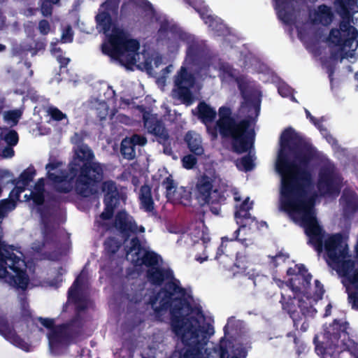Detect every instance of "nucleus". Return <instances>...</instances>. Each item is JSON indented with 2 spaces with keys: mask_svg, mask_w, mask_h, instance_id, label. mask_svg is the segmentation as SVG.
I'll use <instances>...</instances> for the list:
<instances>
[{
  "mask_svg": "<svg viewBox=\"0 0 358 358\" xmlns=\"http://www.w3.org/2000/svg\"><path fill=\"white\" fill-rule=\"evenodd\" d=\"M356 358H358V357H356Z\"/></svg>",
  "mask_w": 358,
  "mask_h": 358,
  "instance_id": "64",
  "label": "nucleus"
},
{
  "mask_svg": "<svg viewBox=\"0 0 358 358\" xmlns=\"http://www.w3.org/2000/svg\"><path fill=\"white\" fill-rule=\"evenodd\" d=\"M220 358H225V353L224 352H222Z\"/></svg>",
  "mask_w": 358,
  "mask_h": 358,
  "instance_id": "57",
  "label": "nucleus"
},
{
  "mask_svg": "<svg viewBox=\"0 0 358 358\" xmlns=\"http://www.w3.org/2000/svg\"><path fill=\"white\" fill-rule=\"evenodd\" d=\"M119 247V243L113 238H110L105 243L106 250L110 253H115L118 250Z\"/></svg>",
  "mask_w": 358,
  "mask_h": 358,
  "instance_id": "34",
  "label": "nucleus"
},
{
  "mask_svg": "<svg viewBox=\"0 0 358 358\" xmlns=\"http://www.w3.org/2000/svg\"><path fill=\"white\" fill-rule=\"evenodd\" d=\"M103 192L105 193L104 202L106 208L101 214L97 222L100 224H105V221L109 219L113 213V208L117 202V192L115 183L112 181H106L103 184Z\"/></svg>",
  "mask_w": 358,
  "mask_h": 358,
  "instance_id": "15",
  "label": "nucleus"
},
{
  "mask_svg": "<svg viewBox=\"0 0 358 358\" xmlns=\"http://www.w3.org/2000/svg\"><path fill=\"white\" fill-rule=\"evenodd\" d=\"M189 235L194 243H198L199 241H201L203 244H206L210 240L207 229L202 222H199L195 226H192Z\"/></svg>",
  "mask_w": 358,
  "mask_h": 358,
  "instance_id": "23",
  "label": "nucleus"
},
{
  "mask_svg": "<svg viewBox=\"0 0 358 358\" xmlns=\"http://www.w3.org/2000/svg\"><path fill=\"white\" fill-rule=\"evenodd\" d=\"M135 4L134 1L133 0H131L129 3V5L131 6H134V5Z\"/></svg>",
  "mask_w": 358,
  "mask_h": 358,
  "instance_id": "56",
  "label": "nucleus"
},
{
  "mask_svg": "<svg viewBox=\"0 0 358 358\" xmlns=\"http://www.w3.org/2000/svg\"><path fill=\"white\" fill-rule=\"evenodd\" d=\"M173 70V66L172 65H170L168 67H166V69H165V71H166L167 73L171 72Z\"/></svg>",
  "mask_w": 358,
  "mask_h": 358,
  "instance_id": "49",
  "label": "nucleus"
},
{
  "mask_svg": "<svg viewBox=\"0 0 358 358\" xmlns=\"http://www.w3.org/2000/svg\"><path fill=\"white\" fill-rule=\"evenodd\" d=\"M236 166L238 169L241 171H250L254 166L253 159L252 156H246L237 161Z\"/></svg>",
  "mask_w": 358,
  "mask_h": 358,
  "instance_id": "31",
  "label": "nucleus"
},
{
  "mask_svg": "<svg viewBox=\"0 0 358 358\" xmlns=\"http://www.w3.org/2000/svg\"><path fill=\"white\" fill-rule=\"evenodd\" d=\"M157 83L159 85L164 84V80L162 79H158Z\"/></svg>",
  "mask_w": 358,
  "mask_h": 358,
  "instance_id": "53",
  "label": "nucleus"
},
{
  "mask_svg": "<svg viewBox=\"0 0 358 358\" xmlns=\"http://www.w3.org/2000/svg\"><path fill=\"white\" fill-rule=\"evenodd\" d=\"M125 6H125V5H124V6H122V9H124V8H125Z\"/></svg>",
  "mask_w": 358,
  "mask_h": 358,
  "instance_id": "63",
  "label": "nucleus"
},
{
  "mask_svg": "<svg viewBox=\"0 0 358 358\" xmlns=\"http://www.w3.org/2000/svg\"><path fill=\"white\" fill-rule=\"evenodd\" d=\"M129 248L127 258L136 265L148 267V278L153 284L166 282L165 287L151 299L150 303L157 315L170 308L172 315V328L180 337L187 349L182 358H200L202 347L206 344L207 335L213 334L210 325L205 323L202 313L189 307V296L173 278L172 271L159 267L161 258L156 253L142 248L135 237L125 240Z\"/></svg>",
  "mask_w": 358,
  "mask_h": 358,
  "instance_id": "2",
  "label": "nucleus"
},
{
  "mask_svg": "<svg viewBox=\"0 0 358 358\" xmlns=\"http://www.w3.org/2000/svg\"><path fill=\"white\" fill-rule=\"evenodd\" d=\"M213 69H214V67H213V66H209L208 67V69H207V70H208L209 72H211Z\"/></svg>",
  "mask_w": 358,
  "mask_h": 358,
  "instance_id": "55",
  "label": "nucleus"
},
{
  "mask_svg": "<svg viewBox=\"0 0 358 358\" xmlns=\"http://www.w3.org/2000/svg\"><path fill=\"white\" fill-rule=\"evenodd\" d=\"M292 99L293 101H295L294 97V96H292Z\"/></svg>",
  "mask_w": 358,
  "mask_h": 358,
  "instance_id": "62",
  "label": "nucleus"
},
{
  "mask_svg": "<svg viewBox=\"0 0 358 358\" xmlns=\"http://www.w3.org/2000/svg\"><path fill=\"white\" fill-rule=\"evenodd\" d=\"M199 88L192 75L189 73L185 67H181L175 78V88L172 92V96L189 105L192 103L191 90Z\"/></svg>",
  "mask_w": 358,
  "mask_h": 358,
  "instance_id": "11",
  "label": "nucleus"
},
{
  "mask_svg": "<svg viewBox=\"0 0 358 358\" xmlns=\"http://www.w3.org/2000/svg\"><path fill=\"white\" fill-rule=\"evenodd\" d=\"M306 113L307 117H308L313 124L317 125L316 122H315L314 117L310 115V112L308 110H306Z\"/></svg>",
  "mask_w": 358,
  "mask_h": 358,
  "instance_id": "46",
  "label": "nucleus"
},
{
  "mask_svg": "<svg viewBox=\"0 0 358 358\" xmlns=\"http://www.w3.org/2000/svg\"><path fill=\"white\" fill-rule=\"evenodd\" d=\"M278 92L282 96H289L292 94V89L286 84H281L278 87Z\"/></svg>",
  "mask_w": 358,
  "mask_h": 358,
  "instance_id": "40",
  "label": "nucleus"
},
{
  "mask_svg": "<svg viewBox=\"0 0 358 358\" xmlns=\"http://www.w3.org/2000/svg\"><path fill=\"white\" fill-rule=\"evenodd\" d=\"M279 282H280L279 286L284 290V292H282L281 293L283 308L289 313L294 321L298 319L295 315L297 310L295 306L296 301L298 302V308H300L301 315L308 316H312L314 315L316 310L313 307V303L320 299L323 294L322 287L317 280H315V282L316 290L313 298H310L308 296H306L307 290L302 291L301 292H298L297 293L299 294V297L297 294H294L292 291L290 287L285 285V284L289 285V282L284 283L279 281Z\"/></svg>",
  "mask_w": 358,
  "mask_h": 358,
  "instance_id": "8",
  "label": "nucleus"
},
{
  "mask_svg": "<svg viewBox=\"0 0 358 358\" xmlns=\"http://www.w3.org/2000/svg\"><path fill=\"white\" fill-rule=\"evenodd\" d=\"M220 76L223 83L238 84L245 101L243 108L248 107L250 112L249 120L236 123L231 117L230 109L221 107L216 125L210 127L209 124L215 119L216 112L205 103H201L197 107L199 117L206 125L208 132L213 138H215L218 133L223 136L231 137L234 150L241 153L247 151L252 143L255 120L259 111V92L253 83L245 76L238 75L236 71L227 64L220 66Z\"/></svg>",
  "mask_w": 358,
  "mask_h": 358,
  "instance_id": "3",
  "label": "nucleus"
},
{
  "mask_svg": "<svg viewBox=\"0 0 358 358\" xmlns=\"http://www.w3.org/2000/svg\"><path fill=\"white\" fill-rule=\"evenodd\" d=\"M0 140L8 145H15L18 141L17 134L15 131H7L0 128Z\"/></svg>",
  "mask_w": 358,
  "mask_h": 358,
  "instance_id": "29",
  "label": "nucleus"
},
{
  "mask_svg": "<svg viewBox=\"0 0 358 358\" xmlns=\"http://www.w3.org/2000/svg\"><path fill=\"white\" fill-rule=\"evenodd\" d=\"M91 107L101 120L106 119L108 114V107L104 101L94 100L92 101Z\"/></svg>",
  "mask_w": 358,
  "mask_h": 358,
  "instance_id": "28",
  "label": "nucleus"
},
{
  "mask_svg": "<svg viewBox=\"0 0 358 358\" xmlns=\"http://www.w3.org/2000/svg\"><path fill=\"white\" fill-rule=\"evenodd\" d=\"M188 1L189 3L192 4L199 13H200L201 17L206 24H208L210 27L217 31H220L223 29L224 25L220 22V19L213 16L205 6H201L203 4L202 0Z\"/></svg>",
  "mask_w": 358,
  "mask_h": 358,
  "instance_id": "20",
  "label": "nucleus"
},
{
  "mask_svg": "<svg viewBox=\"0 0 358 358\" xmlns=\"http://www.w3.org/2000/svg\"><path fill=\"white\" fill-rule=\"evenodd\" d=\"M196 259L200 263H202L205 260L207 259V257L205 256L204 257H196Z\"/></svg>",
  "mask_w": 358,
  "mask_h": 358,
  "instance_id": "47",
  "label": "nucleus"
},
{
  "mask_svg": "<svg viewBox=\"0 0 358 358\" xmlns=\"http://www.w3.org/2000/svg\"><path fill=\"white\" fill-rule=\"evenodd\" d=\"M329 138H330V139H331L333 142L334 141V138H331V136H330Z\"/></svg>",
  "mask_w": 358,
  "mask_h": 358,
  "instance_id": "61",
  "label": "nucleus"
},
{
  "mask_svg": "<svg viewBox=\"0 0 358 358\" xmlns=\"http://www.w3.org/2000/svg\"><path fill=\"white\" fill-rule=\"evenodd\" d=\"M275 8L278 12V17L285 23H289L290 18L287 15L284 10V4L287 0H275Z\"/></svg>",
  "mask_w": 358,
  "mask_h": 358,
  "instance_id": "32",
  "label": "nucleus"
},
{
  "mask_svg": "<svg viewBox=\"0 0 358 358\" xmlns=\"http://www.w3.org/2000/svg\"><path fill=\"white\" fill-rule=\"evenodd\" d=\"M252 202L249 201L247 197L240 206H236L235 218L240 227L236 230L233 235V237L228 238V237H223L222 238V243L219 248L220 252H227L228 255H233L232 249L240 243L243 245L248 246L252 244V238L250 234H248L246 226L250 227L255 225V220L252 217L249 213V210L252 208Z\"/></svg>",
  "mask_w": 358,
  "mask_h": 358,
  "instance_id": "7",
  "label": "nucleus"
},
{
  "mask_svg": "<svg viewBox=\"0 0 358 358\" xmlns=\"http://www.w3.org/2000/svg\"><path fill=\"white\" fill-rule=\"evenodd\" d=\"M310 19L311 22L297 26L299 37L308 48H310L312 44L321 39V34L316 29V24L329 25L332 22L333 14L329 7L323 5L310 13Z\"/></svg>",
  "mask_w": 358,
  "mask_h": 358,
  "instance_id": "10",
  "label": "nucleus"
},
{
  "mask_svg": "<svg viewBox=\"0 0 358 358\" xmlns=\"http://www.w3.org/2000/svg\"><path fill=\"white\" fill-rule=\"evenodd\" d=\"M22 115L20 110L7 111L3 114L4 120L11 126L15 125Z\"/></svg>",
  "mask_w": 358,
  "mask_h": 358,
  "instance_id": "30",
  "label": "nucleus"
},
{
  "mask_svg": "<svg viewBox=\"0 0 358 358\" xmlns=\"http://www.w3.org/2000/svg\"><path fill=\"white\" fill-rule=\"evenodd\" d=\"M41 9H42V13L44 15L47 16V15H50V13H51L50 9L49 8H48L45 4L43 5Z\"/></svg>",
  "mask_w": 358,
  "mask_h": 358,
  "instance_id": "44",
  "label": "nucleus"
},
{
  "mask_svg": "<svg viewBox=\"0 0 358 358\" xmlns=\"http://www.w3.org/2000/svg\"><path fill=\"white\" fill-rule=\"evenodd\" d=\"M318 189L321 194L336 196L341 187V178L334 171L332 164L328 163L320 173Z\"/></svg>",
  "mask_w": 358,
  "mask_h": 358,
  "instance_id": "12",
  "label": "nucleus"
},
{
  "mask_svg": "<svg viewBox=\"0 0 358 358\" xmlns=\"http://www.w3.org/2000/svg\"><path fill=\"white\" fill-rule=\"evenodd\" d=\"M340 3L339 13L343 18L339 29H331L329 41L337 47L335 57L356 59V50L358 48V31L350 24L349 19L352 16V22L358 24V0H338Z\"/></svg>",
  "mask_w": 358,
  "mask_h": 358,
  "instance_id": "6",
  "label": "nucleus"
},
{
  "mask_svg": "<svg viewBox=\"0 0 358 358\" xmlns=\"http://www.w3.org/2000/svg\"><path fill=\"white\" fill-rule=\"evenodd\" d=\"M61 39L63 43H69L72 41L73 32L70 27H68L65 30L63 31Z\"/></svg>",
  "mask_w": 358,
  "mask_h": 358,
  "instance_id": "39",
  "label": "nucleus"
},
{
  "mask_svg": "<svg viewBox=\"0 0 358 358\" xmlns=\"http://www.w3.org/2000/svg\"><path fill=\"white\" fill-rule=\"evenodd\" d=\"M76 303H77V307H78V308H80V309H83V308H84V307H83V306H81V302H80V301H76Z\"/></svg>",
  "mask_w": 358,
  "mask_h": 358,
  "instance_id": "50",
  "label": "nucleus"
},
{
  "mask_svg": "<svg viewBox=\"0 0 358 358\" xmlns=\"http://www.w3.org/2000/svg\"><path fill=\"white\" fill-rule=\"evenodd\" d=\"M13 182V176L10 172L6 169L0 170V183L2 185Z\"/></svg>",
  "mask_w": 358,
  "mask_h": 358,
  "instance_id": "38",
  "label": "nucleus"
},
{
  "mask_svg": "<svg viewBox=\"0 0 358 358\" xmlns=\"http://www.w3.org/2000/svg\"><path fill=\"white\" fill-rule=\"evenodd\" d=\"M43 179H40L36 184L34 189L31 192L30 196L36 204H41L43 202Z\"/></svg>",
  "mask_w": 358,
  "mask_h": 358,
  "instance_id": "27",
  "label": "nucleus"
},
{
  "mask_svg": "<svg viewBox=\"0 0 358 358\" xmlns=\"http://www.w3.org/2000/svg\"><path fill=\"white\" fill-rule=\"evenodd\" d=\"M182 162L184 168L187 169H192L194 166L196 164V159L192 155H187L182 158Z\"/></svg>",
  "mask_w": 358,
  "mask_h": 358,
  "instance_id": "37",
  "label": "nucleus"
},
{
  "mask_svg": "<svg viewBox=\"0 0 358 358\" xmlns=\"http://www.w3.org/2000/svg\"><path fill=\"white\" fill-rule=\"evenodd\" d=\"M5 49V46L3 45L0 44V52L3 51Z\"/></svg>",
  "mask_w": 358,
  "mask_h": 358,
  "instance_id": "54",
  "label": "nucleus"
},
{
  "mask_svg": "<svg viewBox=\"0 0 358 358\" xmlns=\"http://www.w3.org/2000/svg\"><path fill=\"white\" fill-rule=\"evenodd\" d=\"M227 189L214 171H206L197 182L196 196L201 205L219 203L229 196Z\"/></svg>",
  "mask_w": 358,
  "mask_h": 358,
  "instance_id": "9",
  "label": "nucleus"
},
{
  "mask_svg": "<svg viewBox=\"0 0 358 358\" xmlns=\"http://www.w3.org/2000/svg\"><path fill=\"white\" fill-rule=\"evenodd\" d=\"M115 226L117 229L122 231V232L127 233L131 231L133 233L144 232L145 229L143 227H137L136 223L133 221L131 217L127 215L124 211L119 212L115 217Z\"/></svg>",
  "mask_w": 358,
  "mask_h": 358,
  "instance_id": "21",
  "label": "nucleus"
},
{
  "mask_svg": "<svg viewBox=\"0 0 358 358\" xmlns=\"http://www.w3.org/2000/svg\"><path fill=\"white\" fill-rule=\"evenodd\" d=\"M24 198H25V201H28L30 199L29 197L27 196V194L24 195Z\"/></svg>",
  "mask_w": 358,
  "mask_h": 358,
  "instance_id": "58",
  "label": "nucleus"
},
{
  "mask_svg": "<svg viewBox=\"0 0 358 358\" xmlns=\"http://www.w3.org/2000/svg\"><path fill=\"white\" fill-rule=\"evenodd\" d=\"M48 338L50 350L55 354L59 353L69 343L66 331L64 327L51 328L48 334Z\"/></svg>",
  "mask_w": 358,
  "mask_h": 358,
  "instance_id": "17",
  "label": "nucleus"
},
{
  "mask_svg": "<svg viewBox=\"0 0 358 358\" xmlns=\"http://www.w3.org/2000/svg\"><path fill=\"white\" fill-rule=\"evenodd\" d=\"M185 139L192 152L198 155L203 153V150L201 146V140L199 134L194 132H189L187 134Z\"/></svg>",
  "mask_w": 358,
  "mask_h": 358,
  "instance_id": "25",
  "label": "nucleus"
},
{
  "mask_svg": "<svg viewBox=\"0 0 358 358\" xmlns=\"http://www.w3.org/2000/svg\"><path fill=\"white\" fill-rule=\"evenodd\" d=\"M206 69H201V73H203V72H206Z\"/></svg>",
  "mask_w": 358,
  "mask_h": 358,
  "instance_id": "60",
  "label": "nucleus"
},
{
  "mask_svg": "<svg viewBox=\"0 0 358 358\" xmlns=\"http://www.w3.org/2000/svg\"><path fill=\"white\" fill-rule=\"evenodd\" d=\"M287 255H284V254H279L278 255H276L275 257H274V262L277 264H280L282 262H285L286 259L287 258Z\"/></svg>",
  "mask_w": 358,
  "mask_h": 358,
  "instance_id": "42",
  "label": "nucleus"
},
{
  "mask_svg": "<svg viewBox=\"0 0 358 358\" xmlns=\"http://www.w3.org/2000/svg\"><path fill=\"white\" fill-rule=\"evenodd\" d=\"M119 2L120 0H107L101 6L96 17L97 29L106 38L102 45L103 52L128 69L136 65L154 70L162 64V57L156 55L150 58L148 53H141L138 41L113 23L111 17L117 13Z\"/></svg>",
  "mask_w": 358,
  "mask_h": 358,
  "instance_id": "4",
  "label": "nucleus"
},
{
  "mask_svg": "<svg viewBox=\"0 0 358 358\" xmlns=\"http://www.w3.org/2000/svg\"><path fill=\"white\" fill-rule=\"evenodd\" d=\"M231 192L233 194L235 201H238L241 200V197L239 196L238 192L236 191V189H233L231 190Z\"/></svg>",
  "mask_w": 358,
  "mask_h": 358,
  "instance_id": "45",
  "label": "nucleus"
},
{
  "mask_svg": "<svg viewBox=\"0 0 358 358\" xmlns=\"http://www.w3.org/2000/svg\"><path fill=\"white\" fill-rule=\"evenodd\" d=\"M143 120L145 127L149 133L157 137L159 143H164L168 139V133L161 122L158 121L156 115L147 113L143 115Z\"/></svg>",
  "mask_w": 358,
  "mask_h": 358,
  "instance_id": "18",
  "label": "nucleus"
},
{
  "mask_svg": "<svg viewBox=\"0 0 358 358\" xmlns=\"http://www.w3.org/2000/svg\"><path fill=\"white\" fill-rule=\"evenodd\" d=\"M331 308V304H328L326 308V313L325 315L327 316L330 314V310Z\"/></svg>",
  "mask_w": 358,
  "mask_h": 358,
  "instance_id": "48",
  "label": "nucleus"
},
{
  "mask_svg": "<svg viewBox=\"0 0 358 358\" xmlns=\"http://www.w3.org/2000/svg\"><path fill=\"white\" fill-rule=\"evenodd\" d=\"M329 331L327 332V336L329 341H327V347L324 348L322 345H316L315 350L319 355H322L324 358L331 357L334 353H338L344 350H350V344L343 342V340L347 337L345 331L336 334L329 338Z\"/></svg>",
  "mask_w": 358,
  "mask_h": 358,
  "instance_id": "14",
  "label": "nucleus"
},
{
  "mask_svg": "<svg viewBox=\"0 0 358 358\" xmlns=\"http://www.w3.org/2000/svg\"><path fill=\"white\" fill-rule=\"evenodd\" d=\"M147 139L138 134H134L130 138H124L121 144V152L122 155L128 159H134L136 156V146H143L146 144Z\"/></svg>",
  "mask_w": 358,
  "mask_h": 358,
  "instance_id": "19",
  "label": "nucleus"
},
{
  "mask_svg": "<svg viewBox=\"0 0 358 358\" xmlns=\"http://www.w3.org/2000/svg\"><path fill=\"white\" fill-rule=\"evenodd\" d=\"M287 273L290 278L289 285L285 284V285L290 287L292 291L299 297L297 292L308 290L311 275L302 265H294L293 268L287 270Z\"/></svg>",
  "mask_w": 358,
  "mask_h": 358,
  "instance_id": "13",
  "label": "nucleus"
},
{
  "mask_svg": "<svg viewBox=\"0 0 358 358\" xmlns=\"http://www.w3.org/2000/svg\"><path fill=\"white\" fill-rule=\"evenodd\" d=\"M0 331L3 336L13 345L22 349L24 351H29L31 345L23 341L2 320L0 319Z\"/></svg>",
  "mask_w": 358,
  "mask_h": 358,
  "instance_id": "22",
  "label": "nucleus"
},
{
  "mask_svg": "<svg viewBox=\"0 0 358 358\" xmlns=\"http://www.w3.org/2000/svg\"><path fill=\"white\" fill-rule=\"evenodd\" d=\"M47 113L50 117L56 121H60L62 120H67L66 114L63 113L60 110L54 106H50L47 108Z\"/></svg>",
  "mask_w": 358,
  "mask_h": 358,
  "instance_id": "33",
  "label": "nucleus"
},
{
  "mask_svg": "<svg viewBox=\"0 0 358 358\" xmlns=\"http://www.w3.org/2000/svg\"><path fill=\"white\" fill-rule=\"evenodd\" d=\"M80 280H81V276H79L76 279V280L75 281V282L73 283V285H72L71 289H69V297L70 300H75V301L76 300V296H77L78 288H79V282H80Z\"/></svg>",
  "mask_w": 358,
  "mask_h": 358,
  "instance_id": "36",
  "label": "nucleus"
},
{
  "mask_svg": "<svg viewBox=\"0 0 358 358\" xmlns=\"http://www.w3.org/2000/svg\"><path fill=\"white\" fill-rule=\"evenodd\" d=\"M141 206L145 211L150 212L154 209V202L151 194V189L145 185L141 188L139 194Z\"/></svg>",
  "mask_w": 358,
  "mask_h": 358,
  "instance_id": "24",
  "label": "nucleus"
},
{
  "mask_svg": "<svg viewBox=\"0 0 358 358\" xmlns=\"http://www.w3.org/2000/svg\"><path fill=\"white\" fill-rule=\"evenodd\" d=\"M300 140L288 128L280 136V149L275 171L280 176V207L292 220L305 229L310 242L320 252H327L328 264L344 278L350 302L358 309V263L348 255L346 239L340 234L324 235L316 220L313 196L309 194L311 175L308 164L313 157L311 150L299 147Z\"/></svg>",
  "mask_w": 358,
  "mask_h": 358,
  "instance_id": "1",
  "label": "nucleus"
},
{
  "mask_svg": "<svg viewBox=\"0 0 358 358\" xmlns=\"http://www.w3.org/2000/svg\"><path fill=\"white\" fill-rule=\"evenodd\" d=\"M163 186L168 200L175 203L189 204L190 192L183 187H177L170 177L163 182Z\"/></svg>",
  "mask_w": 358,
  "mask_h": 358,
  "instance_id": "16",
  "label": "nucleus"
},
{
  "mask_svg": "<svg viewBox=\"0 0 358 358\" xmlns=\"http://www.w3.org/2000/svg\"><path fill=\"white\" fill-rule=\"evenodd\" d=\"M38 320L41 322V323L48 327V328H50L52 326L53 324V320H50V319H43V318H39Z\"/></svg>",
  "mask_w": 358,
  "mask_h": 358,
  "instance_id": "43",
  "label": "nucleus"
},
{
  "mask_svg": "<svg viewBox=\"0 0 358 358\" xmlns=\"http://www.w3.org/2000/svg\"><path fill=\"white\" fill-rule=\"evenodd\" d=\"M3 108V100L1 98H0V112L1 111Z\"/></svg>",
  "mask_w": 358,
  "mask_h": 358,
  "instance_id": "51",
  "label": "nucleus"
},
{
  "mask_svg": "<svg viewBox=\"0 0 358 358\" xmlns=\"http://www.w3.org/2000/svg\"><path fill=\"white\" fill-rule=\"evenodd\" d=\"M46 1L48 2L52 3H56L58 2L59 0H46Z\"/></svg>",
  "mask_w": 358,
  "mask_h": 358,
  "instance_id": "52",
  "label": "nucleus"
},
{
  "mask_svg": "<svg viewBox=\"0 0 358 358\" xmlns=\"http://www.w3.org/2000/svg\"><path fill=\"white\" fill-rule=\"evenodd\" d=\"M74 150L69 173L64 175L59 169L60 164L51 162L45 166L48 178L61 192H69L72 187L71 180L76 178L77 192L83 196H90L97 192V183L103 178V169L99 163L92 162L94 155L86 145H78Z\"/></svg>",
  "mask_w": 358,
  "mask_h": 358,
  "instance_id": "5",
  "label": "nucleus"
},
{
  "mask_svg": "<svg viewBox=\"0 0 358 358\" xmlns=\"http://www.w3.org/2000/svg\"><path fill=\"white\" fill-rule=\"evenodd\" d=\"M189 37V36H187L185 33L182 32H179L176 34H171V37L169 39L168 48L171 52H173L177 50L179 47V40L184 42L187 41Z\"/></svg>",
  "mask_w": 358,
  "mask_h": 358,
  "instance_id": "26",
  "label": "nucleus"
},
{
  "mask_svg": "<svg viewBox=\"0 0 358 358\" xmlns=\"http://www.w3.org/2000/svg\"><path fill=\"white\" fill-rule=\"evenodd\" d=\"M51 52L52 55H55V57L57 58V61L61 64L62 66H65L69 63V59L62 56L59 48H52Z\"/></svg>",
  "mask_w": 358,
  "mask_h": 358,
  "instance_id": "35",
  "label": "nucleus"
},
{
  "mask_svg": "<svg viewBox=\"0 0 358 358\" xmlns=\"http://www.w3.org/2000/svg\"><path fill=\"white\" fill-rule=\"evenodd\" d=\"M355 79L358 80V72L355 73Z\"/></svg>",
  "mask_w": 358,
  "mask_h": 358,
  "instance_id": "59",
  "label": "nucleus"
},
{
  "mask_svg": "<svg viewBox=\"0 0 358 358\" xmlns=\"http://www.w3.org/2000/svg\"><path fill=\"white\" fill-rule=\"evenodd\" d=\"M38 29L42 34H47L50 31V24L46 20H41Z\"/></svg>",
  "mask_w": 358,
  "mask_h": 358,
  "instance_id": "41",
  "label": "nucleus"
}]
</instances>
